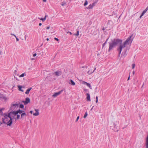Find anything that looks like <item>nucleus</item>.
<instances>
[{"mask_svg": "<svg viewBox=\"0 0 148 148\" xmlns=\"http://www.w3.org/2000/svg\"><path fill=\"white\" fill-rule=\"evenodd\" d=\"M97 2H95L93 3H92V5L93 7L94 6H95V4H96V3H97Z\"/></svg>", "mask_w": 148, "mask_h": 148, "instance_id": "29", "label": "nucleus"}, {"mask_svg": "<svg viewBox=\"0 0 148 148\" xmlns=\"http://www.w3.org/2000/svg\"><path fill=\"white\" fill-rule=\"evenodd\" d=\"M79 116H78L76 120V122H77L78 121L79 119Z\"/></svg>", "mask_w": 148, "mask_h": 148, "instance_id": "36", "label": "nucleus"}, {"mask_svg": "<svg viewBox=\"0 0 148 148\" xmlns=\"http://www.w3.org/2000/svg\"><path fill=\"white\" fill-rule=\"evenodd\" d=\"M11 35H13V36H14L15 37H16V36L14 34H11Z\"/></svg>", "mask_w": 148, "mask_h": 148, "instance_id": "44", "label": "nucleus"}, {"mask_svg": "<svg viewBox=\"0 0 148 148\" xmlns=\"http://www.w3.org/2000/svg\"><path fill=\"white\" fill-rule=\"evenodd\" d=\"M66 3L65 2H63L61 4V5L62 6H63L66 4Z\"/></svg>", "mask_w": 148, "mask_h": 148, "instance_id": "31", "label": "nucleus"}, {"mask_svg": "<svg viewBox=\"0 0 148 148\" xmlns=\"http://www.w3.org/2000/svg\"><path fill=\"white\" fill-rule=\"evenodd\" d=\"M112 22V21H108V24H110V23H111Z\"/></svg>", "mask_w": 148, "mask_h": 148, "instance_id": "35", "label": "nucleus"}, {"mask_svg": "<svg viewBox=\"0 0 148 148\" xmlns=\"http://www.w3.org/2000/svg\"><path fill=\"white\" fill-rule=\"evenodd\" d=\"M39 26H40L42 25V23H39Z\"/></svg>", "mask_w": 148, "mask_h": 148, "instance_id": "49", "label": "nucleus"}, {"mask_svg": "<svg viewBox=\"0 0 148 148\" xmlns=\"http://www.w3.org/2000/svg\"><path fill=\"white\" fill-rule=\"evenodd\" d=\"M55 73L56 76H58L62 74V73L60 71H57L55 72Z\"/></svg>", "mask_w": 148, "mask_h": 148, "instance_id": "9", "label": "nucleus"}, {"mask_svg": "<svg viewBox=\"0 0 148 148\" xmlns=\"http://www.w3.org/2000/svg\"><path fill=\"white\" fill-rule=\"evenodd\" d=\"M16 72V70H15V72Z\"/></svg>", "mask_w": 148, "mask_h": 148, "instance_id": "60", "label": "nucleus"}, {"mask_svg": "<svg viewBox=\"0 0 148 148\" xmlns=\"http://www.w3.org/2000/svg\"><path fill=\"white\" fill-rule=\"evenodd\" d=\"M18 88L19 90L20 91H22V92H23V90L21 89L22 87H23L22 86H20L19 85H18Z\"/></svg>", "mask_w": 148, "mask_h": 148, "instance_id": "17", "label": "nucleus"}, {"mask_svg": "<svg viewBox=\"0 0 148 148\" xmlns=\"http://www.w3.org/2000/svg\"><path fill=\"white\" fill-rule=\"evenodd\" d=\"M148 10V6L147 7V8L143 11V12L141 14L140 16V18H141V17L144 15V14L147 12V11Z\"/></svg>", "mask_w": 148, "mask_h": 148, "instance_id": "8", "label": "nucleus"}, {"mask_svg": "<svg viewBox=\"0 0 148 148\" xmlns=\"http://www.w3.org/2000/svg\"><path fill=\"white\" fill-rule=\"evenodd\" d=\"M146 148H148V134L146 140Z\"/></svg>", "mask_w": 148, "mask_h": 148, "instance_id": "13", "label": "nucleus"}, {"mask_svg": "<svg viewBox=\"0 0 148 148\" xmlns=\"http://www.w3.org/2000/svg\"><path fill=\"white\" fill-rule=\"evenodd\" d=\"M32 89V88H28L26 90V92H25V93L26 94H28L29 92Z\"/></svg>", "mask_w": 148, "mask_h": 148, "instance_id": "14", "label": "nucleus"}, {"mask_svg": "<svg viewBox=\"0 0 148 148\" xmlns=\"http://www.w3.org/2000/svg\"><path fill=\"white\" fill-rule=\"evenodd\" d=\"M49 40V38H47V39H46V40H47V41H48V40Z\"/></svg>", "mask_w": 148, "mask_h": 148, "instance_id": "54", "label": "nucleus"}, {"mask_svg": "<svg viewBox=\"0 0 148 148\" xmlns=\"http://www.w3.org/2000/svg\"><path fill=\"white\" fill-rule=\"evenodd\" d=\"M84 67H85V68H87V67H88V66H84Z\"/></svg>", "mask_w": 148, "mask_h": 148, "instance_id": "53", "label": "nucleus"}, {"mask_svg": "<svg viewBox=\"0 0 148 148\" xmlns=\"http://www.w3.org/2000/svg\"><path fill=\"white\" fill-rule=\"evenodd\" d=\"M132 36L129 37L127 40L122 44V40L119 39H114L112 40L111 42H109V48L108 51H110L114 47H116L118 44H119V46L117 48V50L119 52V56H120L123 48L125 47L127 45L131 44L132 39Z\"/></svg>", "mask_w": 148, "mask_h": 148, "instance_id": "1", "label": "nucleus"}, {"mask_svg": "<svg viewBox=\"0 0 148 148\" xmlns=\"http://www.w3.org/2000/svg\"><path fill=\"white\" fill-rule=\"evenodd\" d=\"M38 18L40 19V20L42 21H44L46 20L45 17L44 18Z\"/></svg>", "mask_w": 148, "mask_h": 148, "instance_id": "20", "label": "nucleus"}, {"mask_svg": "<svg viewBox=\"0 0 148 148\" xmlns=\"http://www.w3.org/2000/svg\"><path fill=\"white\" fill-rule=\"evenodd\" d=\"M15 37L16 38V41H19V39L18 38H17L16 36Z\"/></svg>", "mask_w": 148, "mask_h": 148, "instance_id": "40", "label": "nucleus"}, {"mask_svg": "<svg viewBox=\"0 0 148 148\" xmlns=\"http://www.w3.org/2000/svg\"><path fill=\"white\" fill-rule=\"evenodd\" d=\"M3 114V112L1 111V109H0V114L2 115Z\"/></svg>", "mask_w": 148, "mask_h": 148, "instance_id": "34", "label": "nucleus"}, {"mask_svg": "<svg viewBox=\"0 0 148 148\" xmlns=\"http://www.w3.org/2000/svg\"><path fill=\"white\" fill-rule=\"evenodd\" d=\"M135 64H132V69H134L135 67Z\"/></svg>", "mask_w": 148, "mask_h": 148, "instance_id": "33", "label": "nucleus"}, {"mask_svg": "<svg viewBox=\"0 0 148 148\" xmlns=\"http://www.w3.org/2000/svg\"><path fill=\"white\" fill-rule=\"evenodd\" d=\"M127 49H125V50L124 52H123L122 53V55H123V56H125L127 54V53H126Z\"/></svg>", "mask_w": 148, "mask_h": 148, "instance_id": "16", "label": "nucleus"}, {"mask_svg": "<svg viewBox=\"0 0 148 148\" xmlns=\"http://www.w3.org/2000/svg\"><path fill=\"white\" fill-rule=\"evenodd\" d=\"M87 95V97L86 99H87V101H90V94L89 93H87L86 94Z\"/></svg>", "mask_w": 148, "mask_h": 148, "instance_id": "12", "label": "nucleus"}, {"mask_svg": "<svg viewBox=\"0 0 148 148\" xmlns=\"http://www.w3.org/2000/svg\"><path fill=\"white\" fill-rule=\"evenodd\" d=\"M24 107L23 105L22 104H20L19 106V107L21 108H23Z\"/></svg>", "mask_w": 148, "mask_h": 148, "instance_id": "28", "label": "nucleus"}, {"mask_svg": "<svg viewBox=\"0 0 148 148\" xmlns=\"http://www.w3.org/2000/svg\"><path fill=\"white\" fill-rule=\"evenodd\" d=\"M47 1V0H43V2H46Z\"/></svg>", "mask_w": 148, "mask_h": 148, "instance_id": "48", "label": "nucleus"}, {"mask_svg": "<svg viewBox=\"0 0 148 148\" xmlns=\"http://www.w3.org/2000/svg\"><path fill=\"white\" fill-rule=\"evenodd\" d=\"M96 103H97L98 101V97L97 96H96Z\"/></svg>", "mask_w": 148, "mask_h": 148, "instance_id": "32", "label": "nucleus"}, {"mask_svg": "<svg viewBox=\"0 0 148 148\" xmlns=\"http://www.w3.org/2000/svg\"><path fill=\"white\" fill-rule=\"evenodd\" d=\"M2 123H1V122L0 121V125H1V124H2Z\"/></svg>", "mask_w": 148, "mask_h": 148, "instance_id": "57", "label": "nucleus"}, {"mask_svg": "<svg viewBox=\"0 0 148 148\" xmlns=\"http://www.w3.org/2000/svg\"><path fill=\"white\" fill-rule=\"evenodd\" d=\"M104 30V28H103V30Z\"/></svg>", "mask_w": 148, "mask_h": 148, "instance_id": "59", "label": "nucleus"}, {"mask_svg": "<svg viewBox=\"0 0 148 148\" xmlns=\"http://www.w3.org/2000/svg\"><path fill=\"white\" fill-rule=\"evenodd\" d=\"M4 99L5 100H6L7 99V98L3 94H1L0 95V100Z\"/></svg>", "mask_w": 148, "mask_h": 148, "instance_id": "7", "label": "nucleus"}, {"mask_svg": "<svg viewBox=\"0 0 148 148\" xmlns=\"http://www.w3.org/2000/svg\"><path fill=\"white\" fill-rule=\"evenodd\" d=\"M130 73H129V77H128V78L127 79V81L129 80V79H130Z\"/></svg>", "mask_w": 148, "mask_h": 148, "instance_id": "38", "label": "nucleus"}, {"mask_svg": "<svg viewBox=\"0 0 148 148\" xmlns=\"http://www.w3.org/2000/svg\"><path fill=\"white\" fill-rule=\"evenodd\" d=\"M132 73H133V74L134 75V73H135L134 71H133V72H132Z\"/></svg>", "mask_w": 148, "mask_h": 148, "instance_id": "50", "label": "nucleus"}, {"mask_svg": "<svg viewBox=\"0 0 148 148\" xmlns=\"http://www.w3.org/2000/svg\"><path fill=\"white\" fill-rule=\"evenodd\" d=\"M63 91V90H62L60 91L55 93L54 94H53L52 95V96L53 97H56L57 96L59 95Z\"/></svg>", "mask_w": 148, "mask_h": 148, "instance_id": "6", "label": "nucleus"}, {"mask_svg": "<svg viewBox=\"0 0 148 148\" xmlns=\"http://www.w3.org/2000/svg\"><path fill=\"white\" fill-rule=\"evenodd\" d=\"M93 7L92 4H90L88 6L87 8L88 9H92L93 8Z\"/></svg>", "mask_w": 148, "mask_h": 148, "instance_id": "18", "label": "nucleus"}, {"mask_svg": "<svg viewBox=\"0 0 148 148\" xmlns=\"http://www.w3.org/2000/svg\"><path fill=\"white\" fill-rule=\"evenodd\" d=\"M88 73V75H90L93 73V72H90V71H88L87 72Z\"/></svg>", "mask_w": 148, "mask_h": 148, "instance_id": "30", "label": "nucleus"}, {"mask_svg": "<svg viewBox=\"0 0 148 148\" xmlns=\"http://www.w3.org/2000/svg\"><path fill=\"white\" fill-rule=\"evenodd\" d=\"M25 39H26V36H25Z\"/></svg>", "mask_w": 148, "mask_h": 148, "instance_id": "58", "label": "nucleus"}, {"mask_svg": "<svg viewBox=\"0 0 148 148\" xmlns=\"http://www.w3.org/2000/svg\"><path fill=\"white\" fill-rule=\"evenodd\" d=\"M108 40V39H107L106 40V42L103 44L102 47L103 48L105 46V45L106 44L107 41Z\"/></svg>", "mask_w": 148, "mask_h": 148, "instance_id": "24", "label": "nucleus"}, {"mask_svg": "<svg viewBox=\"0 0 148 148\" xmlns=\"http://www.w3.org/2000/svg\"><path fill=\"white\" fill-rule=\"evenodd\" d=\"M22 102L24 103L25 105H26L30 102V99L29 98L27 97L26 98L25 101H23Z\"/></svg>", "mask_w": 148, "mask_h": 148, "instance_id": "4", "label": "nucleus"}, {"mask_svg": "<svg viewBox=\"0 0 148 148\" xmlns=\"http://www.w3.org/2000/svg\"><path fill=\"white\" fill-rule=\"evenodd\" d=\"M67 33H70L71 35L72 34V33H71V32H67Z\"/></svg>", "mask_w": 148, "mask_h": 148, "instance_id": "42", "label": "nucleus"}, {"mask_svg": "<svg viewBox=\"0 0 148 148\" xmlns=\"http://www.w3.org/2000/svg\"><path fill=\"white\" fill-rule=\"evenodd\" d=\"M20 115L19 114H17V117H16V118H14V119L16 120V119H19V118H20Z\"/></svg>", "mask_w": 148, "mask_h": 148, "instance_id": "25", "label": "nucleus"}, {"mask_svg": "<svg viewBox=\"0 0 148 148\" xmlns=\"http://www.w3.org/2000/svg\"><path fill=\"white\" fill-rule=\"evenodd\" d=\"M36 111V112L35 113L33 114V115L35 116H37L39 114V112H38L39 110L37 109H36L35 110Z\"/></svg>", "mask_w": 148, "mask_h": 148, "instance_id": "10", "label": "nucleus"}, {"mask_svg": "<svg viewBox=\"0 0 148 148\" xmlns=\"http://www.w3.org/2000/svg\"><path fill=\"white\" fill-rule=\"evenodd\" d=\"M33 111H30V113L31 114H32V113H33Z\"/></svg>", "mask_w": 148, "mask_h": 148, "instance_id": "45", "label": "nucleus"}, {"mask_svg": "<svg viewBox=\"0 0 148 148\" xmlns=\"http://www.w3.org/2000/svg\"><path fill=\"white\" fill-rule=\"evenodd\" d=\"M26 114L25 112H23L22 113L21 115V118H23L25 116H26Z\"/></svg>", "mask_w": 148, "mask_h": 148, "instance_id": "19", "label": "nucleus"}, {"mask_svg": "<svg viewBox=\"0 0 148 148\" xmlns=\"http://www.w3.org/2000/svg\"><path fill=\"white\" fill-rule=\"evenodd\" d=\"M143 85H144V84H143V86H142V87H143Z\"/></svg>", "mask_w": 148, "mask_h": 148, "instance_id": "61", "label": "nucleus"}, {"mask_svg": "<svg viewBox=\"0 0 148 148\" xmlns=\"http://www.w3.org/2000/svg\"><path fill=\"white\" fill-rule=\"evenodd\" d=\"M4 118H2V121L4 123L7 124L8 126H10L12 123V119H14V116L11 112L9 113L8 115L6 113L3 114Z\"/></svg>", "mask_w": 148, "mask_h": 148, "instance_id": "2", "label": "nucleus"}, {"mask_svg": "<svg viewBox=\"0 0 148 148\" xmlns=\"http://www.w3.org/2000/svg\"><path fill=\"white\" fill-rule=\"evenodd\" d=\"M87 83L86 82H83V84H85V85H86V83Z\"/></svg>", "mask_w": 148, "mask_h": 148, "instance_id": "37", "label": "nucleus"}, {"mask_svg": "<svg viewBox=\"0 0 148 148\" xmlns=\"http://www.w3.org/2000/svg\"><path fill=\"white\" fill-rule=\"evenodd\" d=\"M18 104L17 103L13 104H11L10 109H11L12 110H14L16 107L18 106Z\"/></svg>", "mask_w": 148, "mask_h": 148, "instance_id": "5", "label": "nucleus"}, {"mask_svg": "<svg viewBox=\"0 0 148 148\" xmlns=\"http://www.w3.org/2000/svg\"><path fill=\"white\" fill-rule=\"evenodd\" d=\"M88 114L87 112H86L84 114V118H86V116H87Z\"/></svg>", "mask_w": 148, "mask_h": 148, "instance_id": "26", "label": "nucleus"}, {"mask_svg": "<svg viewBox=\"0 0 148 148\" xmlns=\"http://www.w3.org/2000/svg\"><path fill=\"white\" fill-rule=\"evenodd\" d=\"M23 112L24 111L23 110H20L16 111L11 112L12 114H13L14 116L16 115L18 113L22 114Z\"/></svg>", "mask_w": 148, "mask_h": 148, "instance_id": "3", "label": "nucleus"}, {"mask_svg": "<svg viewBox=\"0 0 148 148\" xmlns=\"http://www.w3.org/2000/svg\"><path fill=\"white\" fill-rule=\"evenodd\" d=\"M70 82V84L73 86L75 85V82L73 80H71Z\"/></svg>", "mask_w": 148, "mask_h": 148, "instance_id": "15", "label": "nucleus"}, {"mask_svg": "<svg viewBox=\"0 0 148 148\" xmlns=\"http://www.w3.org/2000/svg\"><path fill=\"white\" fill-rule=\"evenodd\" d=\"M31 59H32V60H34V58H31Z\"/></svg>", "mask_w": 148, "mask_h": 148, "instance_id": "55", "label": "nucleus"}, {"mask_svg": "<svg viewBox=\"0 0 148 148\" xmlns=\"http://www.w3.org/2000/svg\"><path fill=\"white\" fill-rule=\"evenodd\" d=\"M49 28H50V27L49 26L47 27H46V29H49Z\"/></svg>", "mask_w": 148, "mask_h": 148, "instance_id": "43", "label": "nucleus"}, {"mask_svg": "<svg viewBox=\"0 0 148 148\" xmlns=\"http://www.w3.org/2000/svg\"><path fill=\"white\" fill-rule=\"evenodd\" d=\"M114 128L113 129V130L116 132H118L119 131V130L117 129L116 125L115 123L114 124Z\"/></svg>", "mask_w": 148, "mask_h": 148, "instance_id": "11", "label": "nucleus"}, {"mask_svg": "<svg viewBox=\"0 0 148 148\" xmlns=\"http://www.w3.org/2000/svg\"><path fill=\"white\" fill-rule=\"evenodd\" d=\"M4 108H2L1 109V111H2V110H4Z\"/></svg>", "mask_w": 148, "mask_h": 148, "instance_id": "51", "label": "nucleus"}, {"mask_svg": "<svg viewBox=\"0 0 148 148\" xmlns=\"http://www.w3.org/2000/svg\"><path fill=\"white\" fill-rule=\"evenodd\" d=\"M26 75V73H24L21 74L20 76H19L20 77H22L24 76H25Z\"/></svg>", "mask_w": 148, "mask_h": 148, "instance_id": "22", "label": "nucleus"}, {"mask_svg": "<svg viewBox=\"0 0 148 148\" xmlns=\"http://www.w3.org/2000/svg\"><path fill=\"white\" fill-rule=\"evenodd\" d=\"M1 94V93H0V95Z\"/></svg>", "mask_w": 148, "mask_h": 148, "instance_id": "63", "label": "nucleus"}, {"mask_svg": "<svg viewBox=\"0 0 148 148\" xmlns=\"http://www.w3.org/2000/svg\"><path fill=\"white\" fill-rule=\"evenodd\" d=\"M36 53H35L33 55V56L34 57H35L36 56Z\"/></svg>", "mask_w": 148, "mask_h": 148, "instance_id": "41", "label": "nucleus"}, {"mask_svg": "<svg viewBox=\"0 0 148 148\" xmlns=\"http://www.w3.org/2000/svg\"><path fill=\"white\" fill-rule=\"evenodd\" d=\"M124 127H123V129H124Z\"/></svg>", "mask_w": 148, "mask_h": 148, "instance_id": "62", "label": "nucleus"}, {"mask_svg": "<svg viewBox=\"0 0 148 148\" xmlns=\"http://www.w3.org/2000/svg\"><path fill=\"white\" fill-rule=\"evenodd\" d=\"M96 68H95V69H94V71H92V72H93H93H94V71L96 70Z\"/></svg>", "mask_w": 148, "mask_h": 148, "instance_id": "52", "label": "nucleus"}, {"mask_svg": "<svg viewBox=\"0 0 148 148\" xmlns=\"http://www.w3.org/2000/svg\"><path fill=\"white\" fill-rule=\"evenodd\" d=\"M84 90L85 91H87L88 90L87 89H84Z\"/></svg>", "mask_w": 148, "mask_h": 148, "instance_id": "46", "label": "nucleus"}, {"mask_svg": "<svg viewBox=\"0 0 148 148\" xmlns=\"http://www.w3.org/2000/svg\"><path fill=\"white\" fill-rule=\"evenodd\" d=\"M86 85L90 89H92V88H91V85L90 84L87 83H86Z\"/></svg>", "mask_w": 148, "mask_h": 148, "instance_id": "23", "label": "nucleus"}, {"mask_svg": "<svg viewBox=\"0 0 148 148\" xmlns=\"http://www.w3.org/2000/svg\"><path fill=\"white\" fill-rule=\"evenodd\" d=\"M54 39L55 40H57V41H58V40H59L58 39L56 38H54Z\"/></svg>", "mask_w": 148, "mask_h": 148, "instance_id": "39", "label": "nucleus"}, {"mask_svg": "<svg viewBox=\"0 0 148 148\" xmlns=\"http://www.w3.org/2000/svg\"><path fill=\"white\" fill-rule=\"evenodd\" d=\"M94 107V106L92 107V108L90 109V110L91 111L92 110V109H93V108Z\"/></svg>", "mask_w": 148, "mask_h": 148, "instance_id": "47", "label": "nucleus"}, {"mask_svg": "<svg viewBox=\"0 0 148 148\" xmlns=\"http://www.w3.org/2000/svg\"><path fill=\"white\" fill-rule=\"evenodd\" d=\"M88 2L87 1V0H86L85 2L84 3V6H85L86 5H87L88 4Z\"/></svg>", "mask_w": 148, "mask_h": 148, "instance_id": "27", "label": "nucleus"}, {"mask_svg": "<svg viewBox=\"0 0 148 148\" xmlns=\"http://www.w3.org/2000/svg\"><path fill=\"white\" fill-rule=\"evenodd\" d=\"M79 35V31L78 30H77V33L76 34H75L74 35L76 36H78Z\"/></svg>", "mask_w": 148, "mask_h": 148, "instance_id": "21", "label": "nucleus"}, {"mask_svg": "<svg viewBox=\"0 0 148 148\" xmlns=\"http://www.w3.org/2000/svg\"><path fill=\"white\" fill-rule=\"evenodd\" d=\"M47 15H46V16H45V18H46V17H47Z\"/></svg>", "mask_w": 148, "mask_h": 148, "instance_id": "56", "label": "nucleus"}]
</instances>
